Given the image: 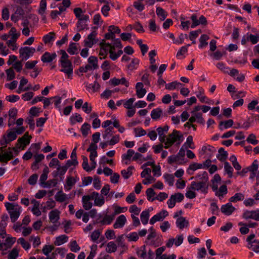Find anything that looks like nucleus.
Wrapping results in <instances>:
<instances>
[{"instance_id":"nucleus-63","label":"nucleus","mask_w":259,"mask_h":259,"mask_svg":"<svg viewBox=\"0 0 259 259\" xmlns=\"http://www.w3.org/2000/svg\"><path fill=\"white\" fill-rule=\"evenodd\" d=\"M54 247L52 245H46L44 246L42 251L46 255H48L53 249Z\"/></svg>"},{"instance_id":"nucleus-48","label":"nucleus","mask_w":259,"mask_h":259,"mask_svg":"<svg viewBox=\"0 0 259 259\" xmlns=\"http://www.w3.org/2000/svg\"><path fill=\"white\" fill-rule=\"evenodd\" d=\"M16 238L15 237H9L5 240L6 247L5 248H9L11 247L12 245L15 242Z\"/></svg>"},{"instance_id":"nucleus-57","label":"nucleus","mask_w":259,"mask_h":259,"mask_svg":"<svg viewBox=\"0 0 259 259\" xmlns=\"http://www.w3.org/2000/svg\"><path fill=\"white\" fill-rule=\"evenodd\" d=\"M135 98H130L128 100H127L126 102H125L123 103V106L124 108L127 109H130L131 108H134L133 107V103L135 101Z\"/></svg>"},{"instance_id":"nucleus-41","label":"nucleus","mask_w":259,"mask_h":259,"mask_svg":"<svg viewBox=\"0 0 259 259\" xmlns=\"http://www.w3.org/2000/svg\"><path fill=\"white\" fill-rule=\"evenodd\" d=\"M89 64L93 66L94 69H97L98 68V59L95 56H91L88 59Z\"/></svg>"},{"instance_id":"nucleus-51","label":"nucleus","mask_w":259,"mask_h":259,"mask_svg":"<svg viewBox=\"0 0 259 259\" xmlns=\"http://www.w3.org/2000/svg\"><path fill=\"white\" fill-rule=\"evenodd\" d=\"M7 76V80L10 81L13 80L15 77V73L13 69V68H10L6 70Z\"/></svg>"},{"instance_id":"nucleus-62","label":"nucleus","mask_w":259,"mask_h":259,"mask_svg":"<svg viewBox=\"0 0 259 259\" xmlns=\"http://www.w3.org/2000/svg\"><path fill=\"white\" fill-rule=\"evenodd\" d=\"M70 250L73 252H77L80 250V247L77 244L76 241L74 240L70 242Z\"/></svg>"},{"instance_id":"nucleus-17","label":"nucleus","mask_w":259,"mask_h":259,"mask_svg":"<svg viewBox=\"0 0 259 259\" xmlns=\"http://www.w3.org/2000/svg\"><path fill=\"white\" fill-rule=\"evenodd\" d=\"M126 222V219L124 215H120L116 219L113 227L115 229L121 228L124 226Z\"/></svg>"},{"instance_id":"nucleus-25","label":"nucleus","mask_w":259,"mask_h":259,"mask_svg":"<svg viewBox=\"0 0 259 259\" xmlns=\"http://www.w3.org/2000/svg\"><path fill=\"white\" fill-rule=\"evenodd\" d=\"M162 114V110L157 108L152 110L151 113V117L154 120L159 119Z\"/></svg>"},{"instance_id":"nucleus-44","label":"nucleus","mask_w":259,"mask_h":259,"mask_svg":"<svg viewBox=\"0 0 259 259\" xmlns=\"http://www.w3.org/2000/svg\"><path fill=\"white\" fill-rule=\"evenodd\" d=\"M180 85H182V83L177 81H173L165 84V89L168 90H172L178 88Z\"/></svg>"},{"instance_id":"nucleus-38","label":"nucleus","mask_w":259,"mask_h":259,"mask_svg":"<svg viewBox=\"0 0 259 259\" xmlns=\"http://www.w3.org/2000/svg\"><path fill=\"white\" fill-rule=\"evenodd\" d=\"M114 214L112 215H106L101 221V223L103 225L110 224L114 219Z\"/></svg>"},{"instance_id":"nucleus-45","label":"nucleus","mask_w":259,"mask_h":259,"mask_svg":"<svg viewBox=\"0 0 259 259\" xmlns=\"http://www.w3.org/2000/svg\"><path fill=\"white\" fill-rule=\"evenodd\" d=\"M238 225L241 227L239 229V231L242 234H246L249 232V228L247 225L243 223L242 222H239Z\"/></svg>"},{"instance_id":"nucleus-46","label":"nucleus","mask_w":259,"mask_h":259,"mask_svg":"<svg viewBox=\"0 0 259 259\" xmlns=\"http://www.w3.org/2000/svg\"><path fill=\"white\" fill-rule=\"evenodd\" d=\"M19 250L14 248L9 253L8 257L9 259H16L19 255Z\"/></svg>"},{"instance_id":"nucleus-13","label":"nucleus","mask_w":259,"mask_h":259,"mask_svg":"<svg viewBox=\"0 0 259 259\" xmlns=\"http://www.w3.org/2000/svg\"><path fill=\"white\" fill-rule=\"evenodd\" d=\"M61 65L62 68L60 71L66 73L68 77H69L73 72L71 62L70 61L61 62Z\"/></svg>"},{"instance_id":"nucleus-60","label":"nucleus","mask_w":259,"mask_h":259,"mask_svg":"<svg viewBox=\"0 0 259 259\" xmlns=\"http://www.w3.org/2000/svg\"><path fill=\"white\" fill-rule=\"evenodd\" d=\"M3 155L5 160V163H7L8 161L10 160L13 158V152L11 150H9V151L5 152L3 154Z\"/></svg>"},{"instance_id":"nucleus-5","label":"nucleus","mask_w":259,"mask_h":259,"mask_svg":"<svg viewBox=\"0 0 259 259\" xmlns=\"http://www.w3.org/2000/svg\"><path fill=\"white\" fill-rule=\"evenodd\" d=\"M255 235L253 234L249 235L246 238L248 248L251 249L256 253H259V240L254 239Z\"/></svg>"},{"instance_id":"nucleus-64","label":"nucleus","mask_w":259,"mask_h":259,"mask_svg":"<svg viewBox=\"0 0 259 259\" xmlns=\"http://www.w3.org/2000/svg\"><path fill=\"white\" fill-rule=\"evenodd\" d=\"M82 108L83 111L87 114L90 113L92 110V106L88 102H85L84 104H83Z\"/></svg>"},{"instance_id":"nucleus-47","label":"nucleus","mask_w":259,"mask_h":259,"mask_svg":"<svg viewBox=\"0 0 259 259\" xmlns=\"http://www.w3.org/2000/svg\"><path fill=\"white\" fill-rule=\"evenodd\" d=\"M168 128V126L166 125L164 126L163 127H158L156 131L158 133L159 137L165 136V134L167 132Z\"/></svg>"},{"instance_id":"nucleus-10","label":"nucleus","mask_w":259,"mask_h":259,"mask_svg":"<svg viewBox=\"0 0 259 259\" xmlns=\"http://www.w3.org/2000/svg\"><path fill=\"white\" fill-rule=\"evenodd\" d=\"M228 74L235 80L239 82L243 81L245 79L244 74L240 72L238 70L235 68L230 69V71Z\"/></svg>"},{"instance_id":"nucleus-16","label":"nucleus","mask_w":259,"mask_h":259,"mask_svg":"<svg viewBox=\"0 0 259 259\" xmlns=\"http://www.w3.org/2000/svg\"><path fill=\"white\" fill-rule=\"evenodd\" d=\"M91 200H92L91 194L84 195L82 197V202L83 204V207L84 209L88 210L92 208L93 204L91 201Z\"/></svg>"},{"instance_id":"nucleus-42","label":"nucleus","mask_w":259,"mask_h":259,"mask_svg":"<svg viewBox=\"0 0 259 259\" xmlns=\"http://www.w3.org/2000/svg\"><path fill=\"white\" fill-rule=\"evenodd\" d=\"M67 51L71 55L76 54L77 51V44L75 43L70 44Z\"/></svg>"},{"instance_id":"nucleus-34","label":"nucleus","mask_w":259,"mask_h":259,"mask_svg":"<svg viewBox=\"0 0 259 259\" xmlns=\"http://www.w3.org/2000/svg\"><path fill=\"white\" fill-rule=\"evenodd\" d=\"M56 200L59 202H62L67 199L68 198L65 194L61 191L58 192L55 196Z\"/></svg>"},{"instance_id":"nucleus-59","label":"nucleus","mask_w":259,"mask_h":259,"mask_svg":"<svg viewBox=\"0 0 259 259\" xmlns=\"http://www.w3.org/2000/svg\"><path fill=\"white\" fill-rule=\"evenodd\" d=\"M226 54L225 51L222 52L217 51L215 53L210 55L215 60H220L223 56Z\"/></svg>"},{"instance_id":"nucleus-26","label":"nucleus","mask_w":259,"mask_h":259,"mask_svg":"<svg viewBox=\"0 0 259 259\" xmlns=\"http://www.w3.org/2000/svg\"><path fill=\"white\" fill-rule=\"evenodd\" d=\"M49 172V168L47 166H46L42 171V174L41 175L40 177V185L42 186L45 183H46V181L48 178V174Z\"/></svg>"},{"instance_id":"nucleus-43","label":"nucleus","mask_w":259,"mask_h":259,"mask_svg":"<svg viewBox=\"0 0 259 259\" xmlns=\"http://www.w3.org/2000/svg\"><path fill=\"white\" fill-rule=\"evenodd\" d=\"M47 8V1L46 0H41L39 4V8L38 10V13L40 15H43L45 13Z\"/></svg>"},{"instance_id":"nucleus-55","label":"nucleus","mask_w":259,"mask_h":259,"mask_svg":"<svg viewBox=\"0 0 259 259\" xmlns=\"http://www.w3.org/2000/svg\"><path fill=\"white\" fill-rule=\"evenodd\" d=\"M216 191V195L218 196L219 197H223L224 194H225L227 191V187L226 185H223L221 186L219 190V191Z\"/></svg>"},{"instance_id":"nucleus-12","label":"nucleus","mask_w":259,"mask_h":259,"mask_svg":"<svg viewBox=\"0 0 259 259\" xmlns=\"http://www.w3.org/2000/svg\"><path fill=\"white\" fill-rule=\"evenodd\" d=\"M97 35L96 31L92 32L84 40L85 45L88 47L91 48L94 44H96L98 42V39L96 38Z\"/></svg>"},{"instance_id":"nucleus-24","label":"nucleus","mask_w":259,"mask_h":259,"mask_svg":"<svg viewBox=\"0 0 259 259\" xmlns=\"http://www.w3.org/2000/svg\"><path fill=\"white\" fill-rule=\"evenodd\" d=\"M117 249V245L113 241L108 242L107 244L106 251L107 253H111L116 251Z\"/></svg>"},{"instance_id":"nucleus-37","label":"nucleus","mask_w":259,"mask_h":259,"mask_svg":"<svg viewBox=\"0 0 259 259\" xmlns=\"http://www.w3.org/2000/svg\"><path fill=\"white\" fill-rule=\"evenodd\" d=\"M209 39V36L206 34H203L200 38V45L199 48H203L206 47L208 45V42L206 41Z\"/></svg>"},{"instance_id":"nucleus-52","label":"nucleus","mask_w":259,"mask_h":259,"mask_svg":"<svg viewBox=\"0 0 259 259\" xmlns=\"http://www.w3.org/2000/svg\"><path fill=\"white\" fill-rule=\"evenodd\" d=\"M168 197V195L165 192L159 193L156 197L152 198L151 201H153L154 199H157L159 201H162Z\"/></svg>"},{"instance_id":"nucleus-33","label":"nucleus","mask_w":259,"mask_h":259,"mask_svg":"<svg viewBox=\"0 0 259 259\" xmlns=\"http://www.w3.org/2000/svg\"><path fill=\"white\" fill-rule=\"evenodd\" d=\"M244 198V194L241 193H237L234 196L229 198V201L231 202H236L238 201L243 200Z\"/></svg>"},{"instance_id":"nucleus-50","label":"nucleus","mask_w":259,"mask_h":259,"mask_svg":"<svg viewBox=\"0 0 259 259\" xmlns=\"http://www.w3.org/2000/svg\"><path fill=\"white\" fill-rule=\"evenodd\" d=\"M163 177L169 186H171L174 185V177L172 175L166 174L163 176Z\"/></svg>"},{"instance_id":"nucleus-6","label":"nucleus","mask_w":259,"mask_h":259,"mask_svg":"<svg viewBox=\"0 0 259 259\" xmlns=\"http://www.w3.org/2000/svg\"><path fill=\"white\" fill-rule=\"evenodd\" d=\"M241 44L245 45L247 42H250L252 45H255L259 42V32L254 34L246 33L242 38Z\"/></svg>"},{"instance_id":"nucleus-14","label":"nucleus","mask_w":259,"mask_h":259,"mask_svg":"<svg viewBox=\"0 0 259 259\" xmlns=\"http://www.w3.org/2000/svg\"><path fill=\"white\" fill-rule=\"evenodd\" d=\"M91 194L92 200H94L95 205L101 206L104 204L105 200L103 196L99 195L98 193L96 192H94Z\"/></svg>"},{"instance_id":"nucleus-23","label":"nucleus","mask_w":259,"mask_h":259,"mask_svg":"<svg viewBox=\"0 0 259 259\" xmlns=\"http://www.w3.org/2000/svg\"><path fill=\"white\" fill-rule=\"evenodd\" d=\"M176 224L180 229H183L188 226L189 222L185 218L181 217L177 220Z\"/></svg>"},{"instance_id":"nucleus-49","label":"nucleus","mask_w":259,"mask_h":259,"mask_svg":"<svg viewBox=\"0 0 259 259\" xmlns=\"http://www.w3.org/2000/svg\"><path fill=\"white\" fill-rule=\"evenodd\" d=\"M128 241H137L139 239V235L137 232H132L126 235Z\"/></svg>"},{"instance_id":"nucleus-56","label":"nucleus","mask_w":259,"mask_h":259,"mask_svg":"<svg viewBox=\"0 0 259 259\" xmlns=\"http://www.w3.org/2000/svg\"><path fill=\"white\" fill-rule=\"evenodd\" d=\"M105 235L106 238L110 240L116 237L115 232L113 230H107L105 233Z\"/></svg>"},{"instance_id":"nucleus-21","label":"nucleus","mask_w":259,"mask_h":259,"mask_svg":"<svg viewBox=\"0 0 259 259\" xmlns=\"http://www.w3.org/2000/svg\"><path fill=\"white\" fill-rule=\"evenodd\" d=\"M136 94L138 98H141L146 94V91L143 88V84L142 82H138L136 85Z\"/></svg>"},{"instance_id":"nucleus-7","label":"nucleus","mask_w":259,"mask_h":259,"mask_svg":"<svg viewBox=\"0 0 259 259\" xmlns=\"http://www.w3.org/2000/svg\"><path fill=\"white\" fill-rule=\"evenodd\" d=\"M16 138L17 135L15 132L8 131L7 134L3 135L2 139L1 140V145H4L5 147H6L8 144H9L11 142L15 140Z\"/></svg>"},{"instance_id":"nucleus-9","label":"nucleus","mask_w":259,"mask_h":259,"mask_svg":"<svg viewBox=\"0 0 259 259\" xmlns=\"http://www.w3.org/2000/svg\"><path fill=\"white\" fill-rule=\"evenodd\" d=\"M242 217L246 220L252 219L259 221V209L254 210H246L244 211Z\"/></svg>"},{"instance_id":"nucleus-4","label":"nucleus","mask_w":259,"mask_h":259,"mask_svg":"<svg viewBox=\"0 0 259 259\" xmlns=\"http://www.w3.org/2000/svg\"><path fill=\"white\" fill-rule=\"evenodd\" d=\"M9 35L11 38L7 40V45L13 51L16 50L18 48L16 45V41L20 36V33L17 31L15 27H12L9 31Z\"/></svg>"},{"instance_id":"nucleus-30","label":"nucleus","mask_w":259,"mask_h":259,"mask_svg":"<svg viewBox=\"0 0 259 259\" xmlns=\"http://www.w3.org/2000/svg\"><path fill=\"white\" fill-rule=\"evenodd\" d=\"M141 220L143 225H146L148 223L149 218V210H146L142 211L140 215Z\"/></svg>"},{"instance_id":"nucleus-15","label":"nucleus","mask_w":259,"mask_h":259,"mask_svg":"<svg viewBox=\"0 0 259 259\" xmlns=\"http://www.w3.org/2000/svg\"><path fill=\"white\" fill-rule=\"evenodd\" d=\"M168 215V212L166 210H163L158 213L154 215L150 220L151 224H154L155 222L162 221L166 216Z\"/></svg>"},{"instance_id":"nucleus-22","label":"nucleus","mask_w":259,"mask_h":259,"mask_svg":"<svg viewBox=\"0 0 259 259\" xmlns=\"http://www.w3.org/2000/svg\"><path fill=\"white\" fill-rule=\"evenodd\" d=\"M221 179L220 176L218 174H215L211 180V187L213 191H215L218 190V185L221 183Z\"/></svg>"},{"instance_id":"nucleus-53","label":"nucleus","mask_w":259,"mask_h":259,"mask_svg":"<svg viewBox=\"0 0 259 259\" xmlns=\"http://www.w3.org/2000/svg\"><path fill=\"white\" fill-rule=\"evenodd\" d=\"M230 94V96L232 98V99L234 100H236L240 97L241 95V97H244L245 96V94L243 92L241 91H235L233 93H231Z\"/></svg>"},{"instance_id":"nucleus-32","label":"nucleus","mask_w":259,"mask_h":259,"mask_svg":"<svg viewBox=\"0 0 259 259\" xmlns=\"http://www.w3.org/2000/svg\"><path fill=\"white\" fill-rule=\"evenodd\" d=\"M229 160L231 162L234 168L237 171L240 170L241 168V165L238 162L237 158L235 155H232L230 156Z\"/></svg>"},{"instance_id":"nucleus-3","label":"nucleus","mask_w":259,"mask_h":259,"mask_svg":"<svg viewBox=\"0 0 259 259\" xmlns=\"http://www.w3.org/2000/svg\"><path fill=\"white\" fill-rule=\"evenodd\" d=\"M183 135L180 134L179 131L174 130L172 133L169 134L166 138L164 147L166 149L168 148L177 142H179L178 144H180L183 140Z\"/></svg>"},{"instance_id":"nucleus-18","label":"nucleus","mask_w":259,"mask_h":259,"mask_svg":"<svg viewBox=\"0 0 259 259\" xmlns=\"http://www.w3.org/2000/svg\"><path fill=\"white\" fill-rule=\"evenodd\" d=\"M219 153L217 156V157L219 160L221 161L224 162V169L225 171H227V162L226 160L227 159L226 152L223 148H221L218 151Z\"/></svg>"},{"instance_id":"nucleus-20","label":"nucleus","mask_w":259,"mask_h":259,"mask_svg":"<svg viewBox=\"0 0 259 259\" xmlns=\"http://www.w3.org/2000/svg\"><path fill=\"white\" fill-rule=\"evenodd\" d=\"M57 55L55 53L50 54L48 52H46L41 56V60L44 63H50L55 59Z\"/></svg>"},{"instance_id":"nucleus-29","label":"nucleus","mask_w":259,"mask_h":259,"mask_svg":"<svg viewBox=\"0 0 259 259\" xmlns=\"http://www.w3.org/2000/svg\"><path fill=\"white\" fill-rule=\"evenodd\" d=\"M258 167L257 161L255 160L253 161L252 164L247 167L248 170L252 173V175L250 176L251 178H252L255 175V172L258 169Z\"/></svg>"},{"instance_id":"nucleus-36","label":"nucleus","mask_w":259,"mask_h":259,"mask_svg":"<svg viewBox=\"0 0 259 259\" xmlns=\"http://www.w3.org/2000/svg\"><path fill=\"white\" fill-rule=\"evenodd\" d=\"M76 27L78 31L83 30L84 29H88V26L84 21H81V20H78L76 24Z\"/></svg>"},{"instance_id":"nucleus-11","label":"nucleus","mask_w":259,"mask_h":259,"mask_svg":"<svg viewBox=\"0 0 259 259\" xmlns=\"http://www.w3.org/2000/svg\"><path fill=\"white\" fill-rule=\"evenodd\" d=\"M31 138V136L28 135V132L25 133L22 137L18 140L17 146L22 148V150H24L26 146L30 143Z\"/></svg>"},{"instance_id":"nucleus-61","label":"nucleus","mask_w":259,"mask_h":259,"mask_svg":"<svg viewBox=\"0 0 259 259\" xmlns=\"http://www.w3.org/2000/svg\"><path fill=\"white\" fill-rule=\"evenodd\" d=\"M82 118L80 114L76 113L74 116H72L70 118L72 124H74L75 122H81L82 121Z\"/></svg>"},{"instance_id":"nucleus-40","label":"nucleus","mask_w":259,"mask_h":259,"mask_svg":"<svg viewBox=\"0 0 259 259\" xmlns=\"http://www.w3.org/2000/svg\"><path fill=\"white\" fill-rule=\"evenodd\" d=\"M247 143L251 144L253 145H257L259 141L256 139V136L253 134H250L246 139Z\"/></svg>"},{"instance_id":"nucleus-39","label":"nucleus","mask_w":259,"mask_h":259,"mask_svg":"<svg viewBox=\"0 0 259 259\" xmlns=\"http://www.w3.org/2000/svg\"><path fill=\"white\" fill-rule=\"evenodd\" d=\"M91 125L88 123H84L81 127L80 131L82 135L84 137H86L89 133V131L90 130Z\"/></svg>"},{"instance_id":"nucleus-35","label":"nucleus","mask_w":259,"mask_h":259,"mask_svg":"<svg viewBox=\"0 0 259 259\" xmlns=\"http://www.w3.org/2000/svg\"><path fill=\"white\" fill-rule=\"evenodd\" d=\"M133 166H129L126 169H124L121 171V175L124 179H128L133 174L132 170L134 169Z\"/></svg>"},{"instance_id":"nucleus-1","label":"nucleus","mask_w":259,"mask_h":259,"mask_svg":"<svg viewBox=\"0 0 259 259\" xmlns=\"http://www.w3.org/2000/svg\"><path fill=\"white\" fill-rule=\"evenodd\" d=\"M195 179L197 181L192 182L188 188L194 191H200L206 193L208 189V175L206 171L203 172L202 175H198L195 177H191V179Z\"/></svg>"},{"instance_id":"nucleus-31","label":"nucleus","mask_w":259,"mask_h":259,"mask_svg":"<svg viewBox=\"0 0 259 259\" xmlns=\"http://www.w3.org/2000/svg\"><path fill=\"white\" fill-rule=\"evenodd\" d=\"M55 33L54 32H51L44 36L42 40L45 44L50 43L55 38Z\"/></svg>"},{"instance_id":"nucleus-19","label":"nucleus","mask_w":259,"mask_h":259,"mask_svg":"<svg viewBox=\"0 0 259 259\" xmlns=\"http://www.w3.org/2000/svg\"><path fill=\"white\" fill-rule=\"evenodd\" d=\"M60 211L58 209H54L51 211L49 213V219L50 221L55 224L58 222L60 219Z\"/></svg>"},{"instance_id":"nucleus-58","label":"nucleus","mask_w":259,"mask_h":259,"mask_svg":"<svg viewBox=\"0 0 259 259\" xmlns=\"http://www.w3.org/2000/svg\"><path fill=\"white\" fill-rule=\"evenodd\" d=\"M136 137H140L144 136L146 134L145 130L143 129L142 127H137L134 129Z\"/></svg>"},{"instance_id":"nucleus-54","label":"nucleus","mask_w":259,"mask_h":259,"mask_svg":"<svg viewBox=\"0 0 259 259\" xmlns=\"http://www.w3.org/2000/svg\"><path fill=\"white\" fill-rule=\"evenodd\" d=\"M18 243L21 244L22 247L26 250L28 249L30 247V244L26 241L23 238L18 239Z\"/></svg>"},{"instance_id":"nucleus-2","label":"nucleus","mask_w":259,"mask_h":259,"mask_svg":"<svg viewBox=\"0 0 259 259\" xmlns=\"http://www.w3.org/2000/svg\"><path fill=\"white\" fill-rule=\"evenodd\" d=\"M5 207L10 214L11 222L15 223L20 215L21 207L17 204L10 202L5 203Z\"/></svg>"},{"instance_id":"nucleus-8","label":"nucleus","mask_w":259,"mask_h":259,"mask_svg":"<svg viewBox=\"0 0 259 259\" xmlns=\"http://www.w3.org/2000/svg\"><path fill=\"white\" fill-rule=\"evenodd\" d=\"M35 52V49L25 47L21 48L19 50L20 57L22 58V60H27L29 57L32 56Z\"/></svg>"},{"instance_id":"nucleus-27","label":"nucleus","mask_w":259,"mask_h":259,"mask_svg":"<svg viewBox=\"0 0 259 259\" xmlns=\"http://www.w3.org/2000/svg\"><path fill=\"white\" fill-rule=\"evenodd\" d=\"M156 13L161 21L165 20L167 15V13L162 8L159 7L156 8Z\"/></svg>"},{"instance_id":"nucleus-28","label":"nucleus","mask_w":259,"mask_h":259,"mask_svg":"<svg viewBox=\"0 0 259 259\" xmlns=\"http://www.w3.org/2000/svg\"><path fill=\"white\" fill-rule=\"evenodd\" d=\"M68 240V237L65 235H62L57 237L54 242L55 245L59 246L66 242Z\"/></svg>"}]
</instances>
